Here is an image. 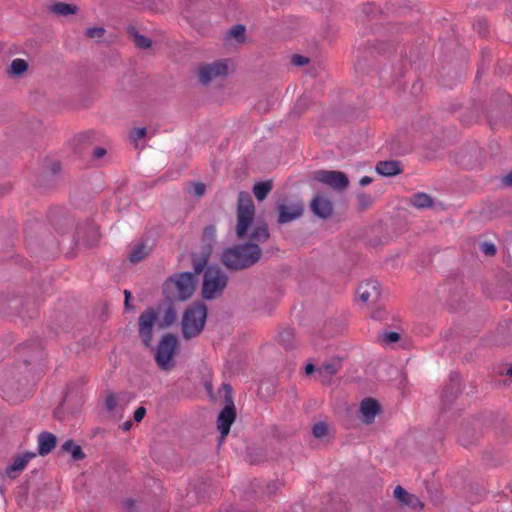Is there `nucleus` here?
<instances>
[{"label": "nucleus", "mask_w": 512, "mask_h": 512, "mask_svg": "<svg viewBox=\"0 0 512 512\" xmlns=\"http://www.w3.org/2000/svg\"><path fill=\"white\" fill-rule=\"evenodd\" d=\"M268 238L269 231L266 224L254 225L250 242L228 248L223 252L221 258L223 264L232 270L245 269L254 265L262 254L259 245L266 242Z\"/></svg>", "instance_id": "obj_1"}, {"label": "nucleus", "mask_w": 512, "mask_h": 512, "mask_svg": "<svg viewBox=\"0 0 512 512\" xmlns=\"http://www.w3.org/2000/svg\"><path fill=\"white\" fill-rule=\"evenodd\" d=\"M205 265L206 261L195 263V274L191 272H183L169 277L163 286V293L165 297L171 302L186 301L189 299L196 288V275L203 271Z\"/></svg>", "instance_id": "obj_2"}, {"label": "nucleus", "mask_w": 512, "mask_h": 512, "mask_svg": "<svg viewBox=\"0 0 512 512\" xmlns=\"http://www.w3.org/2000/svg\"><path fill=\"white\" fill-rule=\"evenodd\" d=\"M207 318V307L196 303L186 309L182 319V333L185 339L198 336L203 330Z\"/></svg>", "instance_id": "obj_3"}, {"label": "nucleus", "mask_w": 512, "mask_h": 512, "mask_svg": "<svg viewBox=\"0 0 512 512\" xmlns=\"http://www.w3.org/2000/svg\"><path fill=\"white\" fill-rule=\"evenodd\" d=\"M255 215V206L251 195L248 192L241 191L238 194L237 203V225L236 235L243 239L251 227Z\"/></svg>", "instance_id": "obj_4"}, {"label": "nucleus", "mask_w": 512, "mask_h": 512, "mask_svg": "<svg viewBox=\"0 0 512 512\" xmlns=\"http://www.w3.org/2000/svg\"><path fill=\"white\" fill-rule=\"evenodd\" d=\"M227 285V276L219 267H208L204 272L202 295L206 300L217 297Z\"/></svg>", "instance_id": "obj_5"}, {"label": "nucleus", "mask_w": 512, "mask_h": 512, "mask_svg": "<svg viewBox=\"0 0 512 512\" xmlns=\"http://www.w3.org/2000/svg\"><path fill=\"white\" fill-rule=\"evenodd\" d=\"M228 74V61L221 59L211 63H202L197 68L198 80L207 85L212 81L223 79Z\"/></svg>", "instance_id": "obj_6"}, {"label": "nucleus", "mask_w": 512, "mask_h": 512, "mask_svg": "<svg viewBox=\"0 0 512 512\" xmlns=\"http://www.w3.org/2000/svg\"><path fill=\"white\" fill-rule=\"evenodd\" d=\"M177 349V338L170 333L165 334L159 342L156 350L155 361L163 369L171 368V360Z\"/></svg>", "instance_id": "obj_7"}, {"label": "nucleus", "mask_w": 512, "mask_h": 512, "mask_svg": "<svg viewBox=\"0 0 512 512\" xmlns=\"http://www.w3.org/2000/svg\"><path fill=\"white\" fill-rule=\"evenodd\" d=\"M223 388L226 390V399L228 403L221 410L217 419V427L222 438L229 434L231 425L236 418V409L231 398V387L229 385H223Z\"/></svg>", "instance_id": "obj_8"}, {"label": "nucleus", "mask_w": 512, "mask_h": 512, "mask_svg": "<svg viewBox=\"0 0 512 512\" xmlns=\"http://www.w3.org/2000/svg\"><path fill=\"white\" fill-rule=\"evenodd\" d=\"M314 179L337 191H343L349 185L348 177L341 171L319 170L314 173Z\"/></svg>", "instance_id": "obj_9"}, {"label": "nucleus", "mask_w": 512, "mask_h": 512, "mask_svg": "<svg viewBox=\"0 0 512 512\" xmlns=\"http://www.w3.org/2000/svg\"><path fill=\"white\" fill-rule=\"evenodd\" d=\"M52 450H38V452L26 451L23 454H17L13 457V462L5 469V475L10 479H16L25 469L29 461L38 454L48 455Z\"/></svg>", "instance_id": "obj_10"}, {"label": "nucleus", "mask_w": 512, "mask_h": 512, "mask_svg": "<svg viewBox=\"0 0 512 512\" xmlns=\"http://www.w3.org/2000/svg\"><path fill=\"white\" fill-rule=\"evenodd\" d=\"M157 320V313L154 308H147L139 316V336L146 347L152 344L153 328Z\"/></svg>", "instance_id": "obj_11"}, {"label": "nucleus", "mask_w": 512, "mask_h": 512, "mask_svg": "<svg viewBox=\"0 0 512 512\" xmlns=\"http://www.w3.org/2000/svg\"><path fill=\"white\" fill-rule=\"evenodd\" d=\"M278 222L285 224L299 218L304 211V205L301 201L291 204H281L278 206Z\"/></svg>", "instance_id": "obj_12"}, {"label": "nucleus", "mask_w": 512, "mask_h": 512, "mask_svg": "<svg viewBox=\"0 0 512 512\" xmlns=\"http://www.w3.org/2000/svg\"><path fill=\"white\" fill-rule=\"evenodd\" d=\"M357 295L363 303H374L380 297V287L376 280H368L359 285Z\"/></svg>", "instance_id": "obj_13"}, {"label": "nucleus", "mask_w": 512, "mask_h": 512, "mask_svg": "<svg viewBox=\"0 0 512 512\" xmlns=\"http://www.w3.org/2000/svg\"><path fill=\"white\" fill-rule=\"evenodd\" d=\"M393 495L403 506H409L415 510H422L424 508V503L417 496L408 493L400 485L396 486Z\"/></svg>", "instance_id": "obj_14"}, {"label": "nucleus", "mask_w": 512, "mask_h": 512, "mask_svg": "<svg viewBox=\"0 0 512 512\" xmlns=\"http://www.w3.org/2000/svg\"><path fill=\"white\" fill-rule=\"evenodd\" d=\"M312 212L320 218L326 219L333 212L332 202L323 195H316L311 201Z\"/></svg>", "instance_id": "obj_15"}, {"label": "nucleus", "mask_w": 512, "mask_h": 512, "mask_svg": "<svg viewBox=\"0 0 512 512\" xmlns=\"http://www.w3.org/2000/svg\"><path fill=\"white\" fill-rule=\"evenodd\" d=\"M379 412L380 405L373 398H365L360 404L361 419L365 424H371Z\"/></svg>", "instance_id": "obj_16"}, {"label": "nucleus", "mask_w": 512, "mask_h": 512, "mask_svg": "<svg viewBox=\"0 0 512 512\" xmlns=\"http://www.w3.org/2000/svg\"><path fill=\"white\" fill-rule=\"evenodd\" d=\"M283 486V483L279 480L269 482L264 487L259 479H255L250 484V489L255 494H263L271 497Z\"/></svg>", "instance_id": "obj_17"}, {"label": "nucleus", "mask_w": 512, "mask_h": 512, "mask_svg": "<svg viewBox=\"0 0 512 512\" xmlns=\"http://www.w3.org/2000/svg\"><path fill=\"white\" fill-rule=\"evenodd\" d=\"M376 171L382 176L391 177L400 174L402 168L399 161H381L376 165Z\"/></svg>", "instance_id": "obj_18"}, {"label": "nucleus", "mask_w": 512, "mask_h": 512, "mask_svg": "<svg viewBox=\"0 0 512 512\" xmlns=\"http://www.w3.org/2000/svg\"><path fill=\"white\" fill-rule=\"evenodd\" d=\"M273 189V183L271 180L258 182L253 187V193L257 200H264Z\"/></svg>", "instance_id": "obj_19"}, {"label": "nucleus", "mask_w": 512, "mask_h": 512, "mask_svg": "<svg viewBox=\"0 0 512 512\" xmlns=\"http://www.w3.org/2000/svg\"><path fill=\"white\" fill-rule=\"evenodd\" d=\"M38 448H55L57 445V438L50 432H42L37 438Z\"/></svg>", "instance_id": "obj_20"}, {"label": "nucleus", "mask_w": 512, "mask_h": 512, "mask_svg": "<svg viewBox=\"0 0 512 512\" xmlns=\"http://www.w3.org/2000/svg\"><path fill=\"white\" fill-rule=\"evenodd\" d=\"M411 203L416 208H428L433 204V201L426 193H416L412 196Z\"/></svg>", "instance_id": "obj_21"}, {"label": "nucleus", "mask_w": 512, "mask_h": 512, "mask_svg": "<svg viewBox=\"0 0 512 512\" xmlns=\"http://www.w3.org/2000/svg\"><path fill=\"white\" fill-rule=\"evenodd\" d=\"M245 460L251 465H258L267 460L264 450H248Z\"/></svg>", "instance_id": "obj_22"}, {"label": "nucleus", "mask_w": 512, "mask_h": 512, "mask_svg": "<svg viewBox=\"0 0 512 512\" xmlns=\"http://www.w3.org/2000/svg\"><path fill=\"white\" fill-rule=\"evenodd\" d=\"M52 11L60 15H70L77 11V7L72 4L57 2L52 6Z\"/></svg>", "instance_id": "obj_23"}, {"label": "nucleus", "mask_w": 512, "mask_h": 512, "mask_svg": "<svg viewBox=\"0 0 512 512\" xmlns=\"http://www.w3.org/2000/svg\"><path fill=\"white\" fill-rule=\"evenodd\" d=\"M148 253L147 247L145 244H138L130 253V261L132 263H138L142 261Z\"/></svg>", "instance_id": "obj_24"}, {"label": "nucleus", "mask_w": 512, "mask_h": 512, "mask_svg": "<svg viewBox=\"0 0 512 512\" xmlns=\"http://www.w3.org/2000/svg\"><path fill=\"white\" fill-rule=\"evenodd\" d=\"M314 437L322 439L329 434V425L324 421H319L312 428Z\"/></svg>", "instance_id": "obj_25"}, {"label": "nucleus", "mask_w": 512, "mask_h": 512, "mask_svg": "<svg viewBox=\"0 0 512 512\" xmlns=\"http://www.w3.org/2000/svg\"><path fill=\"white\" fill-rule=\"evenodd\" d=\"M28 68V64L23 59H14L10 65V73L13 75H21Z\"/></svg>", "instance_id": "obj_26"}, {"label": "nucleus", "mask_w": 512, "mask_h": 512, "mask_svg": "<svg viewBox=\"0 0 512 512\" xmlns=\"http://www.w3.org/2000/svg\"><path fill=\"white\" fill-rule=\"evenodd\" d=\"M105 408L109 412H118V411L121 410L119 408L118 398H117V396L115 394H109V395L106 396Z\"/></svg>", "instance_id": "obj_27"}, {"label": "nucleus", "mask_w": 512, "mask_h": 512, "mask_svg": "<svg viewBox=\"0 0 512 512\" xmlns=\"http://www.w3.org/2000/svg\"><path fill=\"white\" fill-rule=\"evenodd\" d=\"M176 318H177L176 310H175V308L173 306L170 305L166 309L164 317H163L164 325L165 326L171 325L172 323H174Z\"/></svg>", "instance_id": "obj_28"}, {"label": "nucleus", "mask_w": 512, "mask_h": 512, "mask_svg": "<svg viewBox=\"0 0 512 512\" xmlns=\"http://www.w3.org/2000/svg\"><path fill=\"white\" fill-rule=\"evenodd\" d=\"M211 484L208 482H201L199 483L195 490L196 494L198 495L199 499L204 500L206 497H208V490L210 489Z\"/></svg>", "instance_id": "obj_29"}, {"label": "nucleus", "mask_w": 512, "mask_h": 512, "mask_svg": "<svg viewBox=\"0 0 512 512\" xmlns=\"http://www.w3.org/2000/svg\"><path fill=\"white\" fill-rule=\"evenodd\" d=\"M189 193L193 194L195 197L200 198L205 194L206 186L201 182H197L191 185L188 190Z\"/></svg>", "instance_id": "obj_30"}, {"label": "nucleus", "mask_w": 512, "mask_h": 512, "mask_svg": "<svg viewBox=\"0 0 512 512\" xmlns=\"http://www.w3.org/2000/svg\"><path fill=\"white\" fill-rule=\"evenodd\" d=\"M400 339V335L397 332H385L380 335V341L384 344H391L397 342Z\"/></svg>", "instance_id": "obj_31"}, {"label": "nucleus", "mask_w": 512, "mask_h": 512, "mask_svg": "<svg viewBox=\"0 0 512 512\" xmlns=\"http://www.w3.org/2000/svg\"><path fill=\"white\" fill-rule=\"evenodd\" d=\"M338 371V365L333 363L324 364L319 368V373L324 376H332Z\"/></svg>", "instance_id": "obj_32"}, {"label": "nucleus", "mask_w": 512, "mask_h": 512, "mask_svg": "<svg viewBox=\"0 0 512 512\" xmlns=\"http://www.w3.org/2000/svg\"><path fill=\"white\" fill-rule=\"evenodd\" d=\"M245 34V27L243 25H235L229 31V36L241 41Z\"/></svg>", "instance_id": "obj_33"}, {"label": "nucleus", "mask_w": 512, "mask_h": 512, "mask_svg": "<svg viewBox=\"0 0 512 512\" xmlns=\"http://www.w3.org/2000/svg\"><path fill=\"white\" fill-rule=\"evenodd\" d=\"M135 45L141 49H147L151 46V40L143 35L136 34L134 37Z\"/></svg>", "instance_id": "obj_34"}, {"label": "nucleus", "mask_w": 512, "mask_h": 512, "mask_svg": "<svg viewBox=\"0 0 512 512\" xmlns=\"http://www.w3.org/2000/svg\"><path fill=\"white\" fill-rule=\"evenodd\" d=\"M357 199H358L359 206L363 210L369 208L372 205V202H373L371 196L363 194V193L359 194L357 196Z\"/></svg>", "instance_id": "obj_35"}, {"label": "nucleus", "mask_w": 512, "mask_h": 512, "mask_svg": "<svg viewBox=\"0 0 512 512\" xmlns=\"http://www.w3.org/2000/svg\"><path fill=\"white\" fill-rule=\"evenodd\" d=\"M105 30L102 27H93L86 30V35L89 38H101L104 35Z\"/></svg>", "instance_id": "obj_36"}, {"label": "nucleus", "mask_w": 512, "mask_h": 512, "mask_svg": "<svg viewBox=\"0 0 512 512\" xmlns=\"http://www.w3.org/2000/svg\"><path fill=\"white\" fill-rule=\"evenodd\" d=\"M146 136V128L142 127V128H134L131 132H130V138L136 142L142 138H144Z\"/></svg>", "instance_id": "obj_37"}, {"label": "nucleus", "mask_w": 512, "mask_h": 512, "mask_svg": "<svg viewBox=\"0 0 512 512\" xmlns=\"http://www.w3.org/2000/svg\"><path fill=\"white\" fill-rule=\"evenodd\" d=\"M291 62L295 66H304V65H306L309 62V59L304 57V56L295 54V55L292 56Z\"/></svg>", "instance_id": "obj_38"}, {"label": "nucleus", "mask_w": 512, "mask_h": 512, "mask_svg": "<svg viewBox=\"0 0 512 512\" xmlns=\"http://www.w3.org/2000/svg\"><path fill=\"white\" fill-rule=\"evenodd\" d=\"M71 452L72 458L75 461L82 460L86 457L83 450H61L60 453Z\"/></svg>", "instance_id": "obj_39"}, {"label": "nucleus", "mask_w": 512, "mask_h": 512, "mask_svg": "<svg viewBox=\"0 0 512 512\" xmlns=\"http://www.w3.org/2000/svg\"><path fill=\"white\" fill-rule=\"evenodd\" d=\"M482 251L486 255L493 256L496 253V248L492 243L485 242L482 244Z\"/></svg>", "instance_id": "obj_40"}, {"label": "nucleus", "mask_w": 512, "mask_h": 512, "mask_svg": "<svg viewBox=\"0 0 512 512\" xmlns=\"http://www.w3.org/2000/svg\"><path fill=\"white\" fill-rule=\"evenodd\" d=\"M145 414L146 409L143 406L138 407L134 412V420L136 422H140L144 418Z\"/></svg>", "instance_id": "obj_41"}, {"label": "nucleus", "mask_w": 512, "mask_h": 512, "mask_svg": "<svg viewBox=\"0 0 512 512\" xmlns=\"http://www.w3.org/2000/svg\"><path fill=\"white\" fill-rule=\"evenodd\" d=\"M216 233V228L213 225H210L204 229V236L206 238H213Z\"/></svg>", "instance_id": "obj_42"}, {"label": "nucleus", "mask_w": 512, "mask_h": 512, "mask_svg": "<svg viewBox=\"0 0 512 512\" xmlns=\"http://www.w3.org/2000/svg\"><path fill=\"white\" fill-rule=\"evenodd\" d=\"M61 448H81V446H80V445H77V444L74 442V440H72V439H68V440H66V441L62 444Z\"/></svg>", "instance_id": "obj_43"}, {"label": "nucleus", "mask_w": 512, "mask_h": 512, "mask_svg": "<svg viewBox=\"0 0 512 512\" xmlns=\"http://www.w3.org/2000/svg\"><path fill=\"white\" fill-rule=\"evenodd\" d=\"M106 154V150L102 147H98L94 150L93 156L96 159L102 158Z\"/></svg>", "instance_id": "obj_44"}, {"label": "nucleus", "mask_w": 512, "mask_h": 512, "mask_svg": "<svg viewBox=\"0 0 512 512\" xmlns=\"http://www.w3.org/2000/svg\"><path fill=\"white\" fill-rule=\"evenodd\" d=\"M135 500L133 499H128L126 500L125 502V506H126V509H127V512H135L134 509H135Z\"/></svg>", "instance_id": "obj_45"}, {"label": "nucleus", "mask_w": 512, "mask_h": 512, "mask_svg": "<svg viewBox=\"0 0 512 512\" xmlns=\"http://www.w3.org/2000/svg\"><path fill=\"white\" fill-rule=\"evenodd\" d=\"M502 182L506 186H512V171L502 178Z\"/></svg>", "instance_id": "obj_46"}, {"label": "nucleus", "mask_w": 512, "mask_h": 512, "mask_svg": "<svg viewBox=\"0 0 512 512\" xmlns=\"http://www.w3.org/2000/svg\"><path fill=\"white\" fill-rule=\"evenodd\" d=\"M361 186H367L372 183V178L369 176H363L359 181Z\"/></svg>", "instance_id": "obj_47"}, {"label": "nucleus", "mask_w": 512, "mask_h": 512, "mask_svg": "<svg viewBox=\"0 0 512 512\" xmlns=\"http://www.w3.org/2000/svg\"><path fill=\"white\" fill-rule=\"evenodd\" d=\"M384 315H385V311H382V310H376L374 313H373V318L377 319V320H383L384 319Z\"/></svg>", "instance_id": "obj_48"}, {"label": "nucleus", "mask_w": 512, "mask_h": 512, "mask_svg": "<svg viewBox=\"0 0 512 512\" xmlns=\"http://www.w3.org/2000/svg\"><path fill=\"white\" fill-rule=\"evenodd\" d=\"M314 371V365L313 364H308L305 368V372L307 375H310L312 372Z\"/></svg>", "instance_id": "obj_49"}, {"label": "nucleus", "mask_w": 512, "mask_h": 512, "mask_svg": "<svg viewBox=\"0 0 512 512\" xmlns=\"http://www.w3.org/2000/svg\"><path fill=\"white\" fill-rule=\"evenodd\" d=\"M131 426H132L131 421H126L125 423H123V425H122V429H123L124 431H128V430L130 429V427H131Z\"/></svg>", "instance_id": "obj_50"}, {"label": "nucleus", "mask_w": 512, "mask_h": 512, "mask_svg": "<svg viewBox=\"0 0 512 512\" xmlns=\"http://www.w3.org/2000/svg\"><path fill=\"white\" fill-rule=\"evenodd\" d=\"M124 294H125V304L127 306L129 298L131 297V293L129 291L125 290Z\"/></svg>", "instance_id": "obj_51"}, {"label": "nucleus", "mask_w": 512, "mask_h": 512, "mask_svg": "<svg viewBox=\"0 0 512 512\" xmlns=\"http://www.w3.org/2000/svg\"><path fill=\"white\" fill-rule=\"evenodd\" d=\"M484 459L485 460H491L492 459L491 451H486L485 452Z\"/></svg>", "instance_id": "obj_52"}, {"label": "nucleus", "mask_w": 512, "mask_h": 512, "mask_svg": "<svg viewBox=\"0 0 512 512\" xmlns=\"http://www.w3.org/2000/svg\"><path fill=\"white\" fill-rule=\"evenodd\" d=\"M506 374L512 377V367H510V368L507 370Z\"/></svg>", "instance_id": "obj_53"}, {"label": "nucleus", "mask_w": 512, "mask_h": 512, "mask_svg": "<svg viewBox=\"0 0 512 512\" xmlns=\"http://www.w3.org/2000/svg\"><path fill=\"white\" fill-rule=\"evenodd\" d=\"M96 434H101V436H103L104 432H102V431H96Z\"/></svg>", "instance_id": "obj_54"}]
</instances>
